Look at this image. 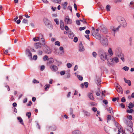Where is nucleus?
Listing matches in <instances>:
<instances>
[{"label": "nucleus", "instance_id": "nucleus-34", "mask_svg": "<svg viewBox=\"0 0 134 134\" xmlns=\"http://www.w3.org/2000/svg\"><path fill=\"white\" fill-rule=\"evenodd\" d=\"M118 57H119V58H120L121 57H124V54L121 53H119V54H118L117 55Z\"/></svg>", "mask_w": 134, "mask_h": 134}, {"label": "nucleus", "instance_id": "nucleus-14", "mask_svg": "<svg viewBox=\"0 0 134 134\" xmlns=\"http://www.w3.org/2000/svg\"><path fill=\"white\" fill-rule=\"evenodd\" d=\"M88 96L90 99L92 100H94L95 99L93 97V94L92 93H89L88 94Z\"/></svg>", "mask_w": 134, "mask_h": 134}, {"label": "nucleus", "instance_id": "nucleus-31", "mask_svg": "<svg viewBox=\"0 0 134 134\" xmlns=\"http://www.w3.org/2000/svg\"><path fill=\"white\" fill-rule=\"evenodd\" d=\"M31 115V113L30 112H27L26 114V115L28 117L29 119L30 118Z\"/></svg>", "mask_w": 134, "mask_h": 134}, {"label": "nucleus", "instance_id": "nucleus-52", "mask_svg": "<svg viewBox=\"0 0 134 134\" xmlns=\"http://www.w3.org/2000/svg\"><path fill=\"white\" fill-rule=\"evenodd\" d=\"M121 101L122 102H125L126 101L125 98L124 97H122L121 99Z\"/></svg>", "mask_w": 134, "mask_h": 134}, {"label": "nucleus", "instance_id": "nucleus-61", "mask_svg": "<svg viewBox=\"0 0 134 134\" xmlns=\"http://www.w3.org/2000/svg\"><path fill=\"white\" fill-rule=\"evenodd\" d=\"M68 8V9L71 12H72V7L71 6H69Z\"/></svg>", "mask_w": 134, "mask_h": 134}, {"label": "nucleus", "instance_id": "nucleus-44", "mask_svg": "<svg viewBox=\"0 0 134 134\" xmlns=\"http://www.w3.org/2000/svg\"><path fill=\"white\" fill-rule=\"evenodd\" d=\"M127 118L130 120H132V117L131 115H128L127 116Z\"/></svg>", "mask_w": 134, "mask_h": 134}, {"label": "nucleus", "instance_id": "nucleus-33", "mask_svg": "<svg viewBox=\"0 0 134 134\" xmlns=\"http://www.w3.org/2000/svg\"><path fill=\"white\" fill-rule=\"evenodd\" d=\"M50 21L46 19L45 20L44 23L46 26H47L50 23Z\"/></svg>", "mask_w": 134, "mask_h": 134}, {"label": "nucleus", "instance_id": "nucleus-50", "mask_svg": "<svg viewBox=\"0 0 134 134\" xmlns=\"http://www.w3.org/2000/svg\"><path fill=\"white\" fill-rule=\"evenodd\" d=\"M54 21L55 22L56 24L57 25H59V22L58 19H54Z\"/></svg>", "mask_w": 134, "mask_h": 134}, {"label": "nucleus", "instance_id": "nucleus-64", "mask_svg": "<svg viewBox=\"0 0 134 134\" xmlns=\"http://www.w3.org/2000/svg\"><path fill=\"white\" fill-rule=\"evenodd\" d=\"M27 98L26 97L25 98H24V100H23V103H25L27 102Z\"/></svg>", "mask_w": 134, "mask_h": 134}, {"label": "nucleus", "instance_id": "nucleus-15", "mask_svg": "<svg viewBox=\"0 0 134 134\" xmlns=\"http://www.w3.org/2000/svg\"><path fill=\"white\" fill-rule=\"evenodd\" d=\"M34 45L35 48L37 49L41 48L42 46L41 44L39 42L35 43Z\"/></svg>", "mask_w": 134, "mask_h": 134}, {"label": "nucleus", "instance_id": "nucleus-42", "mask_svg": "<svg viewBox=\"0 0 134 134\" xmlns=\"http://www.w3.org/2000/svg\"><path fill=\"white\" fill-rule=\"evenodd\" d=\"M55 44L58 46H60V42L58 41H56L55 43Z\"/></svg>", "mask_w": 134, "mask_h": 134}, {"label": "nucleus", "instance_id": "nucleus-23", "mask_svg": "<svg viewBox=\"0 0 134 134\" xmlns=\"http://www.w3.org/2000/svg\"><path fill=\"white\" fill-rule=\"evenodd\" d=\"M54 60L53 59H52L51 60H49L47 62V65H49L51 64H52L54 62Z\"/></svg>", "mask_w": 134, "mask_h": 134}, {"label": "nucleus", "instance_id": "nucleus-29", "mask_svg": "<svg viewBox=\"0 0 134 134\" xmlns=\"http://www.w3.org/2000/svg\"><path fill=\"white\" fill-rule=\"evenodd\" d=\"M108 52L110 55L112 56L113 55V51L111 48H109Z\"/></svg>", "mask_w": 134, "mask_h": 134}, {"label": "nucleus", "instance_id": "nucleus-62", "mask_svg": "<svg viewBox=\"0 0 134 134\" xmlns=\"http://www.w3.org/2000/svg\"><path fill=\"white\" fill-rule=\"evenodd\" d=\"M85 32L86 34L87 35L89 34L90 33V31L89 30H86L85 31Z\"/></svg>", "mask_w": 134, "mask_h": 134}, {"label": "nucleus", "instance_id": "nucleus-28", "mask_svg": "<svg viewBox=\"0 0 134 134\" xmlns=\"http://www.w3.org/2000/svg\"><path fill=\"white\" fill-rule=\"evenodd\" d=\"M46 26L50 29H53V26L52 24L51 23L48 24Z\"/></svg>", "mask_w": 134, "mask_h": 134}, {"label": "nucleus", "instance_id": "nucleus-3", "mask_svg": "<svg viewBox=\"0 0 134 134\" xmlns=\"http://www.w3.org/2000/svg\"><path fill=\"white\" fill-rule=\"evenodd\" d=\"M40 37H41V40L42 41V45H45L46 43L45 40L43 38V35L41 34L39 35V37H34L33 38V40L34 41L36 42L39 40H40Z\"/></svg>", "mask_w": 134, "mask_h": 134}, {"label": "nucleus", "instance_id": "nucleus-4", "mask_svg": "<svg viewBox=\"0 0 134 134\" xmlns=\"http://www.w3.org/2000/svg\"><path fill=\"white\" fill-rule=\"evenodd\" d=\"M100 41L103 46H106L108 45V39L106 37H104V38L103 37L102 40Z\"/></svg>", "mask_w": 134, "mask_h": 134}, {"label": "nucleus", "instance_id": "nucleus-25", "mask_svg": "<svg viewBox=\"0 0 134 134\" xmlns=\"http://www.w3.org/2000/svg\"><path fill=\"white\" fill-rule=\"evenodd\" d=\"M53 2L57 3L60 4L62 0H51Z\"/></svg>", "mask_w": 134, "mask_h": 134}, {"label": "nucleus", "instance_id": "nucleus-30", "mask_svg": "<svg viewBox=\"0 0 134 134\" xmlns=\"http://www.w3.org/2000/svg\"><path fill=\"white\" fill-rule=\"evenodd\" d=\"M50 85L48 84H46L45 86H44V89L45 91H46L47 90V88H49L50 87Z\"/></svg>", "mask_w": 134, "mask_h": 134}, {"label": "nucleus", "instance_id": "nucleus-13", "mask_svg": "<svg viewBox=\"0 0 134 134\" xmlns=\"http://www.w3.org/2000/svg\"><path fill=\"white\" fill-rule=\"evenodd\" d=\"M79 51L83 52L85 50L83 45L82 43H80L79 45Z\"/></svg>", "mask_w": 134, "mask_h": 134}, {"label": "nucleus", "instance_id": "nucleus-45", "mask_svg": "<svg viewBox=\"0 0 134 134\" xmlns=\"http://www.w3.org/2000/svg\"><path fill=\"white\" fill-rule=\"evenodd\" d=\"M103 102L105 105L107 104L108 103L107 100L105 99H103Z\"/></svg>", "mask_w": 134, "mask_h": 134}, {"label": "nucleus", "instance_id": "nucleus-1", "mask_svg": "<svg viewBox=\"0 0 134 134\" xmlns=\"http://www.w3.org/2000/svg\"><path fill=\"white\" fill-rule=\"evenodd\" d=\"M94 81L97 84V86L96 92H106V91L105 90L103 91L101 90V81L99 76H96L94 79Z\"/></svg>", "mask_w": 134, "mask_h": 134}, {"label": "nucleus", "instance_id": "nucleus-20", "mask_svg": "<svg viewBox=\"0 0 134 134\" xmlns=\"http://www.w3.org/2000/svg\"><path fill=\"white\" fill-rule=\"evenodd\" d=\"M17 119L21 124L23 125L24 126H25L24 124L23 120L20 117H17Z\"/></svg>", "mask_w": 134, "mask_h": 134}, {"label": "nucleus", "instance_id": "nucleus-54", "mask_svg": "<svg viewBox=\"0 0 134 134\" xmlns=\"http://www.w3.org/2000/svg\"><path fill=\"white\" fill-rule=\"evenodd\" d=\"M33 82L34 83H39V82L38 81L36 80L35 79H34L33 80Z\"/></svg>", "mask_w": 134, "mask_h": 134}, {"label": "nucleus", "instance_id": "nucleus-26", "mask_svg": "<svg viewBox=\"0 0 134 134\" xmlns=\"http://www.w3.org/2000/svg\"><path fill=\"white\" fill-rule=\"evenodd\" d=\"M134 107V104L133 103H132L131 102L129 104V105L128 106V108L129 109H131L132 108H133Z\"/></svg>", "mask_w": 134, "mask_h": 134}, {"label": "nucleus", "instance_id": "nucleus-2", "mask_svg": "<svg viewBox=\"0 0 134 134\" xmlns=\"http://www.w3.org/2000/svg\"><path fill=\"white\" fill-rule=\"evenodd\" d=\"M98 55L101 59L103 61L107 59L108 62L110 63L109 59H107V53L103 50H100L98 52Z\"/></svg>", "mask_w": 134, "mask_h": 134}, {"label": "nucleus", "instance_id": "nucleus-21", "mask_svg": "<svg viewBox=\"0 0 134 134\" xmlns=\"http://www.w3.org/2000/svg\"><path fill=\"white\" fill-rule=\"evenodd\" d=\"M124 79L125 82L128 84L129 86H130L131 85V82L130 80H127L125 78H124Z\"/></svg>", "mask_w": 134, "mask_h": 134}, {"label": "nucleus", "instance_id": "nucleus-7", "mask_svg": "<svg viewBox=\"0 0 134 134\" xmlns=\"http://www.w3.org/2000/svg\"><path fill=\"white\" fill-rule=\"evenodd\" d=\"M92 35L95 38L98 40H100L101 38V36L100 35L98 32H92Z\"/></svg>", "mask_w": 134, "mask_h": 134}, {"label": "nucleus", "instance_id": "nucleus-58", "mask_svg": "<svg viewBox=\"0 0 134 134\" xmlns=\"http://www.w3.org/2000/svg\"><path fill=\"white\" fill-rule=\"evenodd\" d=\"M12 105L13 107L12 108H13V107H16L17 106V104L16 102H14L13 104Z\"/></svg>", "mask_w": 134, "mask_h": 134}, {"label": "nucleus", "instance_id": "nucleus-53", "mask_svg": "<svg viewBox=\"0 0 134 134\" xmlns=\"http://www.w3.org/2000/svg\"><path fill=\"white\" fill-rule=\"evenodd\" d=\"M45 68V66L44 65H42L41 66L40 70L41 71L43 70Z\"/></svg>", "mask_w": 134, "mask_h": 134}, {"label": "nucleus", "instance_id": "nucleus-55", "mask_svg": "<svg viewBox=\"0 0 134 134\" xmlns=\"http://www.w3.org/2000/svg\"><path fill=\"white\" fill-rule=\"evenodd\" d=\"M92 110L94 112H96L97 111V108L96 107H93L92 108Z\"/></svg>", "mask_w": 134, "mask_h": 134}, {"label": "nucleus", "instance_id": "nucleus-51", "mask_svg": "<svg viewBox=\"0 0 134 134\" xmlns=\"http://www.w3.org/2000/svg\"><path fill=\"white\" fill-rule=\"evenodd\" d=\"M86 28V27H80L79 28V29L80 31H82L84 30Z\"/></svg>", "mask_w": 134, "mask_h": 134}, {"label": "nucleus", "instance_id": "nucleus-47", "mask_svg": "<svg viewBox=\"0 0 134 134\" xmlns=\"http://www.w3.org/2000/svg\"><path fill=\"white\" fill-rule=\"evenodd\" d=\"M28 20L25 19H24L22 21V23H27Z\"/></svg>", "mask_w": 134, "mask_h": 134}, {"label": "nucleus", "instance_id": "nucleus-35", "mask_svg": "<svg viewBox=\"0 0 134 134\" xmlns=\"http://www.w3.org/2000/svg\"><path fill=\"white\" fill-rule=\"evenodd\" d=\"M68 36L71 38H72L74 37V34L73 33H70L68 35Z\"/></svg>", "mask_w": 134, "mask_h": 134}, {"label": "nucleus", "instance_id": "nucleus-10", "mask_svg": "<svg viewBox=\"0 0 134 134\" xmlns=\"http://www.w3.org/2000/svg\"><path fill=\"white\" fill-rule=\"evenodd\" d=\"M26 55H27L28 57L30 58L31 59L32 58V53L29 49H27L26 50Z\"/></svg>", "mask_w": 134, "mask_h": 134}, {"label": "nucleus", "instance_id": "nucleus-36", "mask_svg": "<svg viewBox=\"0 0 134 134\" xmlns=\"http://www.w3.org/2000/svg\"><path fill=\"white\" fill-rule=\"evenodd\" d=\"M110 6L109 5H107L106 7V8L107 11H109L110 10Z\"/></svg>", "mask_w": 134, "mask_h": 134}, {"label": "nucleus", "instance_id": "nucleus-48", "mask_svg": "<svg viewBox=\"0 0 134 134\" xmlns=\"http://www.w3.org/2000/svg\"><path fill=\"white\" fill-rule=\"evenodd\" d=\"M67 66L68 68H70L72 66V65L69 63H68L67 64Z\"/></svg>", "mask_w": 134, "mask_h": 134}, {"label": "nucleus", "instance_id": "nucleus-12", "mask_svg": "<svg viewBox=\"0 0 134 134\" xmlns=\"http://www.w3.org/2000/svg\"><path fill=\"white\" fill-rule=\"evenodd\" d=\"M50 69L52 71L54 72L56 71L58 69L57 67L53 64L51 65Z\"/></svg>", "mask_w": 134, "mask_h": 134}, {"label": "nucleus", "instance_id": "nucleus-17", "mask_svg": "<svg viewBox=\"0 0 134 134\" xmlns=\"http://www.w3.org/2000/svg\"><path fill=\"white\" fill-rule=\"evenodd\" d=\"M45 52L48 54H50L52 53V51L49 47H46Z\"/></svg>", "mask_w": 134, "mask_h": 134}, {"label": "nucleus", "instance_id": "nucleus-39", "mask_svg": "<svg viewBox=\"0 0 134 134\" xmlns=\"http://www.w3.org/2000/svg\"><path fill=\"white\" fill-rule=\"evenodd\" d=\"M111 119V116L110 115H108L107 116V120L108 121L110 120ZM108 122V121H107Z\"/></svg>", "mask_w": 134, "mask_h": 134}, {"label": "nucleus", "instance_id": "nucleus-49", "mask_svg": "<svg viewBox=\"0 0 134 134\" xmlns=\"http://www.w3.org/2000/svg\"><path fill=\"white\" fill-rule=\"evenodd\" d=\"M59 50L60 51H62L63 53H64V51L63 47H60L59 48Z\"/></svg>", "mask_w": 134, "mask_h": 134}, {"label": "nucleus", "instance_id": "nucleus-6", "mask_svg": "<svg viewBox=\"0 0 134 134\" xmlns=\"http://www.w3.org/2000/svg\"><path fill=\"white\" fill-rule=\"evenodd\" d=\"M125 123L129 126L132 129V131L133 130L132 127L133 126V124L131 120L128 121L127 120H126L125 121Z\"/></svg>", "mask_w": 134, "mask_h": 134}, {"label": "nucleus", "instance_id": "nucleus-27", "mask_svg": "<svg viewBox=\"0 0 134 134\" xmlns=\"http://www.w3.org/2000/svg\"><path fill=\"white\" fill-rule=\"evenodd\" d=\"M73 134H80V131L77 130L74 131L72 132Z\"/></svg>", "mask_w": 134, "mask_h": 134}, {"label": "nucleus", "instance_id": "nucleus-8", "mask_svg": "<svg viewBox=\"0 0 134 134\" xmlns=\"http://www.w3.org/2000/svg\"><path fill=\"white\" fill-rule=\"evenodd\" d=\"M121 22H120L121 25H122L124 27H125L127 25V23L124 19L123 18H120Z\"/></svg>", "mask_w": 134, "mask_h": 134}, {"label": "nucleus", "instance_id": "nucleus-18", "mask_svg": "<svg viewBox=\"0 0 134 134\" xmlns=\"http://www.w3.org/2000/svg\"><path fill=\"white\" fill-rule=\"evenodd\" d=\"M109 60H111L110 63V64H113L114 60L116 63H118L119 61L118 59L116 57L113 58L112 59H110Z\"/></svg>", "mask_w": 134, "mask_h": 134}, {"label": "nucleus", "instance_id": "nucleus-37", "mask_svg": "<svg viewBox=\"0 0 134 134\" xmlns=\"http://www.w3.org/2000/svg\"><path fill=\"white\" fill-rule=\"evenodd\" d=\"M79 80L80 81H82L83 80V77L80 75H78L77 76Z\"/></svg>", "mask_w": 134, "mask_h": 134}, {"label": "nucleus", "instance_id": "nucleus-38", "mask_svg": "<svg viewBox=\"0 0 134 134\" xmlns=\"http://www.w3.org/2000/svg\"><path fill=\"white\" fill-rule=\"evenodd\" d=\"M126 111L127 113H131L134 111V110L132 109H130L127 110Z\"/></svg>", "mask_w": 134, "mask_h": 134}, {"label": "nucleus", "instance_id": "nucleus-5", "mask_svg": "<svg viewBox=\"0 0 134 134\" xmlns=\"http://www.w3.org/2000/svg\"><path fill=\"white\" fill-rule=\"evenodd\" d=\"M101 29L100 30V31L104 34H106L108 33V30L106 27L103 25H102L100 26Z\"/></svg>", "mask_w": 134, "mask_h": 134}, {"label": "nucleus", "instance_id": "nucleus-16", "mask_svg": "<svg viewBox=\"0 0 134 134\" xmlns=\"http://www.w3.org/2000/svg\"><path fill=\"white\" fill-rule=\"evenodd\" d=\"M115 89L118 92H123L122 89L119 85H118L116 86Z\"/></svg>", "mask_w": 134, "mask_h": 134}, {"label": "nucleus", "instance_id": "nucleus-9", "mask_svg": "<svg viewBox=\"0 0 134 134\" xmlns=\"http://www.w3.org/2000/svg\"><path fill=\"white\" fill-rule=\"evenodd\" d=\"M64 21L67 24H71L72 22V21L71 19H70L68 16H67L65 17Z\"/></svg>", "mask_w": 134, "mask_h": 134}, {"label": "nucleus", "instance_id": "nucleus-40", "mask_svg": "<svg viewBox=\"0 0 134 134\" xmlns=\"http://www.w3.org/2000/svg\"><path fill=\"white\" fill-rule=\"evenodd\" d=\"M48 57L46 55L44 56L43 58V59L44 61L47 60L48 59Z\"/></svg>", "mask_w": 134, "mask_h": 134}, {"label": "nucleus", "instance_id": "nucleus-57", "mask_svg": "<svg viewBox=\"0 0 134 134\" xmlns=\"http://www.w3.org/2000/svg\"><path fill=\"white\" fill-rule=\"evenodd\" d=\"M32 103L31 101H30L28 104H27V106H29L31 105Z\"/></svg>", "mask_w": 134, "mask_h": 134}, {"label": "nucleus", "instance_id": "nucleus-41", "mask_svg": "<svg viewBox=\"0 0 134 134\" xmlns=\"http://www.w3.org/2000/svg\"><path fill=\"white\" fill-rule=\"evenodd\" d=\"M122 69L125 71H127L129 70V68L127 66H125L122 68Z\"/></svg>", "mask_w": 134, "mask_h": 134}, {"label": "nucleus", "instance_id": "nucleus-11", "mask_svg": "<svg viewBox=\"0 0 134 134\" xmlns=\"http://www.w3.org/2000/svg\"><path fill=\"white\" fill-rule=\"evenodd\" d=\"M57 129V127L55 125H52L49 126L48 127V130L49 131H55Z\"/></svg>", "mask_w": 134, "mask_h": 134}, {"label": "nucleus", "instance_id": "nucleus-24", "mask_svg": "<svg viewBox=\"0 0 134 134\" xmlns=\"http://www.w3.org/2000/svg\"><path fill=\"white\" fill-rule=\"evenodd\" d=\"M67 4L68 3L66 2H65L64 3H62V5L63 6V9H66Z\"/></svg>", "mask_w": 134, "mask_h": 134}, {"label": "nucleus", "instance_id": "nucleus-60", "mask_svg": "<svg viewBox=\"0 0 134 134\" xmlns=\"http://www.w3.org/2000/svg\"><path fill=\"white\" fill-rule=\"evenodd\" d=\"M80 20H77L76 21V23L78 25H80Z\"/></svg>", "mask_w": 134, "mask_h": 134}, {"label": "nucleus", "instance_id": "nucleus-43", "mask_svg": "<svg viewBox=\"0 0 134 134\" xmlns=\"http://www.w3.org/2000/svg\"><path fill=\"white\" fill-rule=\"evenodd\" d=\"M84 85H85V87L87 88L88 87V83L87 82H85L84 83Z\"/></svg>", "mask_w": 134, "mask_h": 134}, {"label": "nucleus", "instance_id": "nucleus-22", "mask_svg": "<svg viewBox=\"0 0 134 134\" xmlns=\"http://www.w3.org/2000/svg\"><path fill=\"white\" fill-rule=\"evenodd\" d=\"M83 112L84 114L86 116H90L91 114L90 113L85 110H83Z\"/></svg>", "mask_w": 134, "mask_h": 134}, {"label": "nucleus", "instance_id": "nucleus-59", "mask_svg": "<svg viewBox=\"0 0 134 134\" xmlns=\"http://www.w3.org/2000/svg\"><path fill=\"white\" fill-rule=\"evenodd\" d=\"M114 123L115 125V126H116L117 128L119 129V127H118V123L116 121L114 122Z\"/></svg>", "mask_w": 134, "mask_h": 134}, {"label": "nucleus", "instance_id": "nucleus-32", "mask_svg": "<svg viewBox=\"0 0 134 134\" xmlns=\"http://www.w3.org/2000/svg\"><path fill=\"white\" fill-rule=\"evenodd\" d=\"M92 55L94 58H96L97 55V54L95 52H93L92 53Z\"/></svg>", "mask_w": 134, "mask_h": 134}, {"label": "nucleus", "instance_id": "nucleus-56", "mask_svg": "<svg viewBox=\"0 0 134 134\" xmlns=\"http://www.w3.org/2000/svg\"><path fill=\"white\" fill-rule=\"evenodd\" d=\"M78 40V38L76 37H75L74 38V41L75 42H77Z\"/></svg>", "mask_w": 134, "mask_h": 134}, {"label": "nucleus", "instance_id": "nucleus-19", "mask_svg": "<svg viewBox=\"0 0 134 134\" xmlns=\"http://www.w3.org/2000/svg\"><path fill=\"white\" fill-rule=\"evenodd\" d=\"M60 28L61 30H64V22L62 20L60 21Z\"/></svg>", "mask_w": 134, "mask_h": 134}, {"label": "nucleus", "instance_id": "nucleus-63", "mask_svg": "<svg viewBox=\"0 0 134 134\" xmlns=\"http://www.w3.org/2000/svg\"><path fill=\"white\" fill-rule=\"evenodd\" d=\"M60 74L61 75H63L65 74V72L64 71H63L60 72Z\"/></svg>", "mask_w": 134, "mask_h": 134}, {"label": "nucleus", "instance_id": "nucleus-46", "mask_svg": "<svg viewBox=\"0 0 134 134\" xmlns=\"http://www.w3.org/2000/svg\"><path fill=\"white\" fill-rule=\"evenodd\" d=\"M83 20H80V21H81L84 24H87V23L86 21H83L84 20V18H83Z\"/></svg>", "mask_w": 134, "mask_h": 134}]
</instances>
